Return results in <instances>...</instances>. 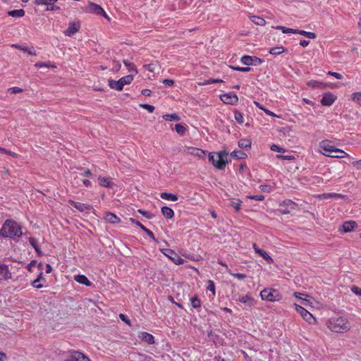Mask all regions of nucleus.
<instances>
[{
  "mask_svg": "<svg viewBox=\"0 0 361 361\" xmlns=\"http://www.w3.org/2000/svg\"><path fill=\"white\" fill-rule=\"evenodd\" d=\"M328 328L333 332L343 333L350 330V326L348 319L343 317H334L329 319Z\"/></svg>",
  "mask_w": 361,
  "mask_h": 361,
  "instance_id": "7ed1b4c3",
  "label": "nucleus"
},
{
  "mask_svg": "<svg viewBox=\"0 0 361 361\" xmlns=\"http://www.w3.org/2000/svg\"><path fill=\"white\" fill-rule=\"evenodd\" d=\"M343 197L344 196L343 195L336 192L323 193L319 195V198L322 200L329 198H343Z\"/></svg>",
  "mask_w": 361,
  "mask_h": 361,
  "instance_id": "b1692460",
  "label": "nucleus"
},
{
  "mask_svg": "<svg viewBox=\"0 0 361 361\" xmlns=\"http://www.w3.org/2000/svg\"><path fill=\"white\" fill-rule=\"evenodd\" d=\"M252 56L247 55L243 56L240 59L241 63L246 66H252Z\"/></svg>",
  "mask_w": 361,
  "mask_h": 361,
  "instance_id": "2f4dec72",
  "label": "nucleus"
},
{
  "mask_svg": "<svg viewBox=\"0 0 361 361\" xmlns=\"http://www.w3.org/2000/svg\"><path fill=\"white\" fill-rule=\"evenodd\" d=\"M285 49L283 47H276L271 48L269 51V54L276 56L279 55L283 52H284Z\"/></svg>",
  "mask_w": 361,
  "mask_h": 361,
  "instance_id": "7c9ffc66",
  "label": "nucleus"
},
{
  "mask_svg": "<svg viewBox=\"0 0 361 361\" xmlns=\"http://www.w3.org/2000/svg\"><path fill=\"white\" fill-rule=\"evenodd\" d=\"M163 83L166 86H171L173 85L174 82L170 79H165L163 80Z\"/></svg>",
  "mask_w": 361,
  "mask_h": 361,
  "instance_id": "338daca9",
  "label": "nucleus"
},
{
  "mask_svg": "<svg viewBox=\"0 0 361 361\" xmlns=\"http://www.w3.org/2000/svg\"><path fill=\"white\" fill-rule=\"evenodd\" d=\"M39 279H36L35 280H34L32 282V286L34 287V288H41L43 287V285L39 283Z\"/></svg>",
  "mask_w": 361,
  "mask_h": 361,
  "instance_id": "864d4df0",
  "label": "nucleus"
},
{
  "mask_svg": "<svg viewBox=\"0 0 361 361\" xmlns=\"http://www.w3.org/2000/svg\"><path fill=\"white\" fill-rule=\"evenodd\" d=\"M231 155L235 158L242 159L244 157L245 154L240 151H233V152H231Z\"/></svg>",
  "mask_w": 361,
  "mask_h": 361,
  "instance_id": "37998d69",
  "label": "nucleus"
},
{
  "mask_svg": "<svg viewBox=\"0 0 361 361\" xmlns=\"http://www.w3.org/2000/svg\"><path fill=\"white\" fill-rule=\"evenodd\" d=\"M160 197L166 200H170V201H177L178 200V196L176 195L169 193V192H162L160 195Z\"/></svg>",
  "mask_w": 361,
  "mask_h": 361,
  "instance_id": "cd10ccee",
  "label": "nucleus"
},
{
  "mask_svg": "<svg viewBox=\"0 0 361 361\" xmlns=\"http://www.w3.org/2000/svg\"><path fill=\"white\" fill-rule=\"evenodd\" d=\"M238 146L240 148H248L251 146V142L249 140L243 139L238 142Z\"/></svg>",
  "mask_w": 361,
  "mask_h": 361,
  "instance_id": "c9c22d12",
  "label": "nucleus"
},
{
  "mask_svg": "<svg viewBox=\"0 0 361 361\" xmlns=\"http://www.w3.org/2000/svg\"><path fill=\"white\" fill-rule=\"evenodd\" d=\"M10 94H17L23 92V90L18 87H11L8 90Z\"/></svg>",
  "mask_w": 361,
  "mask_h": 361,
  "instance_id": "603ef678",
  "label": "nucleus"
},
{
  "mask_svg": "<svg viewBox=\"0 0 361 361\" xmlns=\"http://www.w3.org/2000/svg\"><path fill=\"white\" fill-rule=\"evenodd\" d=\"M321 152L326 157L334 158H344L349 157V154L343 150L336 147L329 140H324L319 145Z\"/></svg>",
  "mask_w": 361,
  "mask_h": 361,
  "instance_id": "f03ea898",
  "label": "nucleus"
},
{
  "mask_svg": "<svg viewBox=\"0 0 361 361\" xmlns=\"http://www.w3.org/2000/svg\"><path fill=\"white\" fill-rule=\"evenodd\" d=\"M25 52H27L30 55H32V56L37 55L36 51L35 50L34 47H27V51H25Z\"/></svg>",
  "mask_w": 361,
  "mask_h": 361,
  "instance_id": "680f3d73",
  "label": "nucleus"
},
{
  "mask_svg": "<svg viewBox=\"0 0 361 361\" xmlns=\"http://www.w3.org/2000/svg\"><path fill=\"white\" fill-rule=\"evenodd\" d=\"M138 338L142 341H145L149 344H153L154 343V336L145 331L140 332L138 334Z\"/></svg>",
  "mask_w": 361,
  "mask_h": 361,
  "instance_id": "a211bd4d",
  "label": "nucleus"
},
{
  "mask_svg": "<svg viewBox=\"0 0 361 361\" xmlns=\"http://www.w3.org/2000/svg\"><path fill=\"white\" fill-rule=\"evenodd\" d=\"M352 164L356 169H361V159L353 161Z\"/></svg>",
  "mask_w": 361,
  "mask_h": 361,
  "instance_id": "0e129e2a",
  "label": "nucleus"
},
{
  "mask_svg": "<svg viewBox=\"0 0 361 361\" xmlns=\"http://www.w3.org/2000/svg\"><path fill=\"white\" fill-rule=\"evenodd\" d=\"M9 278H11V273L9 272L8 266L0 264V280H5Z\"/></svg>",
  "mask_w": 361,
  "mask_h": 361,
  "instance_id": "412c9836",
  "label": "nucleus"
},
{
  "mask_svg": "<svg viewBox=\"0 0 361 361\" xmlns=\"http://www.w3.org/2000/svg\"><path fill=\"white\" fill-rule=\"evenodd\" d=\"M0 235L11 239L20 238L23 235L22 228L16 221L7 219L2 226Z\"/></svg>",
  "mask_w": 361,
  "mask_h": 361,
  "instance_id": "f257e3e1",
  "label": "nucleus"
},
{
  "mask_svg": "<svg viewBox=\"0 0 361 361\" xmlns=\"http://www.w3.org/2000/svg\"><path fill=\"white\" fill-rule=\"evenodd\" d=\"M11 47H13V48L20 49V50H21L23 51H25H25H27V46L20 45V44H11Z\"/></svg>",
  "mask_w": 361,
  "mask_h": 361,
  "instance_id": "13d9d810",
  "label": "nucleus"
},
{
  "mask_svg": "<svg viewBox=\"0 0 361 361\" xmlns=\"http://www.w3.org/2000/svg\"><path fill=\"white\" fill-rule=\"evenodd\" d=\"M29 243L31 245V246L35 249V250H37V247L38 246L37 245V240L35 238H29Z\"/></svg>",
  "mask_w": 361,
  "mask_h": 361,
  "instance_id": "6e6d98bb",
  "label": "nucleus"
},
{
  "mask_svg": "<svg viewBox=\"0 0 361 361\" xmlns=\"http://www.w3.org/2000/svg\"><path fill=\"white\" fill-rule=\"evenodd\" d=\"M87 11L90 13H92L97 15L103 16L105 18H108L104 10L98 4H96L93 2H89Z\"/></svg>",
  "mask_w": 361,
  "mask_h": 361,
  "instance_id": "f8f14e48",
  "label": "nucleus"
},
{
  "mask_svg": "<svg viewBox=\"0 0 361 361\" xmlns=\"http://www.w3.org/2000/svg\"><path fill=\"white\" fill-rule=\"evenodd\" d=\"M294 307L295 311L309 324H313L315 322V319L312 314L304 307L297 304H295Z\"/></svg>",
  "mask_w": 361,
  "mask_h": 361,
  "instance_id": "6e6552de",
  "label": "nucleus"
},
{
  "mask_svg": "<svg viewBox=\"0 0 361 361\" xmlns=\"http://www.w3.org/2000/svg\"><path fill=\"white\" fill-rule=\"evenodd\" d=\"M98 182L101 186L104 187V188H112V186H113V184L111 182L110 178L99 176Z\"/></svg>",
  "mask_w": 361,
  "mask_h": 361,
  "instance_id": "5701e85b",
  "label": "nucleus"
},
{
  "mask_svg": "<svg viewBox=\"0 0 361 361\" xmlns=\"http://www.w3.org/2000/svg\"><path fill=\"white\" fill-rule=\"evenodd\" d=\"M352 99L357 104L361 105V92H357L352 94Z\"/></svg>",
  "mask_w": 361,
  "mask_h": 361,
  "instance_id": "58836bf2",
  "label": "nucleus"
},
{
  "mask_svg": "<svg viewBox=\"0 0 361 361\" xmlns=\"http://www.w3.org/2000/svg\"><path fill=\"white\" fill-rule=\"evenodd\" d=\"M247 198L256 201H262L265 197L264 195H247Z\"/></svg>",
  "mask_w": 361,
  "mask_h": 361,
  "instance_id": "8fccbe9b",
  "label": "nucleus"
},
{
  "mask_svg": "<svg viewBox=\"0 0 361 361\" xmlns=\"http://www.w3.org/2000/svg\"><path fill=\"white\" fill-rule=\"evenodd\" d=\"M260 297L262 300L267 302H278L282 299L281 293L277 290L271 288H264L260 292Z\"/></svg>",
  "mask_w": 361,
  "mask_h": 361,
  "instance_id": "39448f33",
  "label": "nucleus"
},
{
  "mask_svg": "<svg viewBox=\"0 0 361 361\" xmlns=\"http://www.w3.org/2000/svg\"><path fill=\"white\" fill-rule=\"evenodd\" d=\"M234 118H235V121L240 124L243 123L244 121L243 115L240 111H235Z\"/></svg>",
  "mask_w": 361,
  "mask_h": 361,
  "instance_id": "4c0bfd02",
  "label": "nucleus"
},
{
  "mask_svg": "<svg viewBox=\"0 0 361 361\" xmlns=\"http://www.w3.org/2000/svg\"><path fill=\"white\" fill-rule=\"evenodd\" d=\"M239 301L242 303L248 304L250 306H252L255 300L250 294H247L239 299Z\"/></svg>",
  "mask_w": 361,
  "mask_h": 361,
  "instance_id": "bb28decb",
  "label": "nucleus"
},
{
  "mask_svg": "<svg viewBox=\"0 0 361 361\" xmlns=\"http://www.w3.org/2000/svg\"><path fill=\"white\" fill-rule=\"evenodd\" d=\"M357 226V223L354 221H345L342 225V230L343 232L347 233L353 231Z\"/></svg>",
  "mask_w": 361,
  "mask_h": 361,
  "instance_id": "4be33fe9",
  "label": "nucleus"
},
{
  "mask_svg": "<svg viewBox=\"0 0 361 361\" xmlns=\"http://www.w3.org/2000/svg\"><path fill=\"white\" fill-rule=\"evenodd\" d=\"M133 80V75L122 77L118 80H109V86L117 91H121L126 85H129Z\"/></svg>",
  "mask_w": 361,
  "mask_h": 361,
  "instance_id": "423d86ee",
  "label": "nucleus"
},
{
  "mask_svg": "<svg viewBox=\"0 0 361 361\" xmlns=\"http://www.w3.org/2000/svg\"><path fill=\"white\" fill-rule=\"evenodd\" d=\"M183 152L187 154L198 157L200 159L204 158L206 154L205 151L193 147H185Z\"/></svg>",
  "mask_w": 361,
  "mask_h": 361,
  "instance_id": "9d476101",
  "label": "nucleus"
},
{
  "mask_svg": "<svg viewBox=\"0 0 361 361\" xmlns=\"http://www.w3.org/2000/svg\"><path fill=\"white\" fill-rule=\"evenodd\" d=\"M310 44L309 40L302 39L300 42V45H301L303 47H307Z\"/></svg>",
  "mask_w": 361,
  "mask_h": 361,
  "instance_id": "774afa93",
  "label": "nucleus"
},
{
  "mask_svg": "<svg viewBox=\"0 0 361 361\" xmlns=\"http://www.w3.org/2000/svg\"><path fill=\"white\" fill-rule=\"evenodd\" d=\"M160 251L177 265L183 264L185 260L171 249H160Z\"/></svg>",
  "mask_w": 361,
  "mask_h": 361,
  "instance_id": "0eeeda50",
  "label": "nucleus"
},
{
  "mask_svg": "<svg viewBox=\"0 0 361 361\" xmlns=\"http://www.w3.org/2000/svg\"><path fill=\"white\" fill-rule=\"evenodd\" d=\"M35 66L38 68H42V67H46V68H54L55 67V66H54V65H50L49 63H43V62H38L35 64Z\"/></svg>",
  "mask_w": 361,
  "mask_h": 361,
  "instance_id": "de8ad7c7",
  "label": "nucleus"
},
{
  "mask_svg": "<svg viewBox=\"0 0 361 361\" xmlns=\"http://www.w3.org/2000/svg\"><path fill=\"white\" fill-rule=\"evenodd\" d=\"M142 230L145 232L148 236L154 241H157V239L154 235V233L150 231L149 230L148 228H147L146 227H142Z\"/></svg>",
  "mask_w": 361,
  "mask_h": 361,
  "instance_id": "49530a36",
  "label": "nucleus"
},
{
  "mask_svg": "<svg viewBox=\"0 0 361 361\" xmlns=\"http://www.w3.org/2000/svg\"><path fill=\"white\" fill-rule=\"evenodd\" d=\"M68 203L73 205L77 210L81 212L89 211L92 209V206L89 204L75 202L72 200H69Z\"/></svg>",
  "mask_w": 361,
  "mask_h": 361,
  "instance_id": "dca6fc26",
  "label": "nucleus"
},
{
  "mask_svg": "<svg viewBox=\"0 0 361 361\" xmlns=\"http://www.w3.org/2000/svg\"><path fill=\"white\" fill-rule=\"evenodd\" d=\"M270 149H271V150H272L274 152H282V153L286 152V149L284 148H282L275 144H273L272 145H271Z\"/></svg>",
  "mask_w": 361,
  "mask_h": 361,
  "instance_id": "79ce46f5",
  "label": "nucleus"
},
{
  "mask_svg": "<svg viewBox=\"0 0 361 361\" xmlns=\"http://www.w3.org/2000/svg\"><path fill=\"white\" fill-rule=\"evenodd\" d=\"M129 221L133 224H135L136 226H137V227H140L141 229H142V227H145V226H143L140 221H137L136 219H133V218H130L129 219Z\"/></svg>",
  "mask_w": 361,
  "mask_h": 361,
  "instance_id": "4d7b16f0",
  "label": "nucleus"
},
{
  "mask_svg": "<svg viewBox=\"0 0 361 361\" xmlns=\"http://www.w3.org/2000/svg\"><path fill=\"white\" fill-rule=\"evenodd\" d=\"M227 153L221 151L218 153H209V160L212 162L214 167L218 169H224L226 164Z\"/></svg>",
  "mask_w": 361,
  "mask_h": 361,
  "instance_id": "20e7f679",
  "label": "nucleus"
},
{
  "mask_svg": "<svg viewBox=\"0 0 361 361\" xmlns=\"http://www.w3.org/2000/svg\"><path fill=\"white\" fill-rule=\"evenodd\" d=\"M242 204V201L240 200H237V201H232L231 204L235 208V212H238L240 209V205Z\"/></svg>",
  "mask_w": 361,
  "mask_h": 361,
  "instance_id": "a19ab883",
  "label": "nucleus"
},
{
  "mask_svg": "<svg viewBox=\"0 0 361 361\" xmlns=\"http://www.w3.org/2000/svg\"><path fill=\"white\" fill-rule=\"evenodd\" d=\"M300 35H302V36H305L309 39H314L316 38V35L315 33L314 32H307V31H305V30H300Z\"/></svg>",
  "mask_w": 361,
  "mask_h": 361,
  "instance_id": "ea45409f",
  "label": "nucleus"
},
{
  "mask_svg": "<svg viewBox=\"0 0 361 361\" xmlns=\"http://www.w3.org/2000/svg\"><path fill=\"white\" fill-rule=\"evenodd\" d=\"M190 301L192 308L197 309L201 307V301L197 296L190 298Z\"/></svg>",
  "mask_w": 361,
  "mask_h": 361,
  "instance_id": "c756f323",
  "label": "nucleus"
},
{
  "mask_svg": "<svg viewBox=\"0 0 361 361\" xmlns=\"http://www.w3.org/2000/svg\"><path fill=\"white\" fill-rule=\"evenodd\" d=\"M319 85V82L316 80H310L307 82V85L312 87H318Z\"/></svg>",
  "mask_w": 361,
  "mask_h": 361,
  "instance_id": "e2e57ef3",
  "label": "nucleus"
},
{
  "mask_svg": "<svg viewBox=\"0 0 361 361\" xmlns=\"http://www.w3.org/2000/svg\"><path fill=\"white\" fill-rule=\"evenodd\" d=\"M74 279L78 283L85 285L87 287H90L92 286V283L85 276L82 274H78L74 276Z\"/></svg>",
  "mask_w": 361,
  "mask_h": 361,
  "instance_id": "aec40b11",
  "label": "nucleus"
},
{
  "mask_svg": "<svg viewBox=\"0 0 361 361\" xmlns=\"http://www.w3.org/2000/svg\"><path fill=\"white\" fill-rule=\"evenodd\" d=\"M228 273L232 276H234L235 278L238 279V280H243L246 278L245 274L241 273H233L231 271V269H228Z\"/></svg>",
  "mask_w": 361,
  "mask_h": 361,
  "instance_id": "e433bc0d",
  "label": "nucleus"
},
{
  "mask_svg": "<svg viewBox=\"0 0 361 361\" xmlns=\"http://www.w3.org/2000/svg\"><path fill=\"white\" fill-rule=\"evenodd\" d=\"M121 64L118 62L114 61L113 70L114 71H118L121 68Z\"/></svg>",
  "mask_w": 361,
  "mask_h": 361,
  "instance_id": "69168bd1",
  "label": "nucleus"
},
{
  "mask_svg": "<svg viewBox=\"0 0 361 361\" xmlns=\"http://www.w3.org/2000/svg\"><path fill=\"white\" fill-rule=\"evenodd\" d=\"M336 99V96L333 93L328 92L324 94L322 99L321 104L323 106H331Z\"/></svg>",
  "mask_w": 361,
  "mask_h": 361,
  "instance_id": "2eb2a0df",
  "label": "nucleus"
},
{
  "mask_svg": "<svg viewBox=\"0 0 361 361\" xmlns=\"http://www.w3.org/2000/svg\"><path fill=\"white\" fill-rule=\"evenodd\" d=\"M220 99L224 103L231 105L237 104L238 101L237 95L233 92L224 94L220 96Z\"/></svg>",
  "mask_w": 361,
  "mask_h": 361,
  "instance_id": "9b49d317",
  "label": "nucleus"
},
{
  "mask_svg": "<svg viewBox=\"0 0 361 361\" xmlns=\"http://www.w3.org/2000/svg\"><path fill=\"white\" fill-rule=\"evenodd\" d=\"M259 189L264 192H270L272 191V187L269 185H261Z\"/></svg>",
  "mask_w": 361,
  "mask_h": 361,
  "instance_id": "09e8293b",
  "label": "nucleus"
},
{
  "mask_svg": "<svg viewBox=\"0 0 361 361\" xmlns=\"http://www.w3.org/2000/svg\"><path fill=\"white\" fill-rule=\"evenodd\" d=\"M123 63L127 67L129 72L134 73L135 74L137 73V69L133 63L128 61H123Z\"/></svg>",
  "mask_w": 361,
  "mask_h": 361,
  "instance_id": "473e14b6",
  "label": "nucleus"
},
{
  "mask_svg": "<svg viewBox=\"0 0 361 361\" xmlns=\"http://www.w3.org/2000/svg\"><path fill=\"white\" fill-rule=\"evenodd\" d=\"M250 19L253 23L257 25L263 26L266 23L265 20L259 16H250Z\"/></svg>",
  "mask_w": 361,
  "mask_h": 361,
  "instance_id": "c85d7f7f",
  "label": "nucleus"
},
{
  "mask_svg": "<svg viewBox=\"0 0 361 361\" xmlns=\"http://www.w3.org/2000/svg\"><path fill=\"white\" fill-rule=\"evenodd\" d=\"M252 247L255 252L258 254L259 256H261L263 259H264L266 261L270 263L273 262V259L267 252H265L262 249L259 248L255 243L252 245Z\"/></svg>",
  "mask_w": 361,
  "mask_h": 361,
  "instance_id": "f3484780",
  "label": "nucleus"
},
{
  "mask_svg": "<svg viewBox=\"0 0 361 361\" xmlns=\"http://www.w3.org/2000/svg\"><path fill=\"white\" fill-rule=\"evenodd\" d=\"M351 290L357 295L361 296V288L354 286L351 288Z\"/></svg>",
  "mask_w": 361,
  "mask_h": 361,
  "instance_id": "bf43d9fd",
  "label": "nucleus"
},
{
  "mask_svg": "<svg viewBox=\"0 0 361 361\" xmlns=\"http://www.w3.org/2000/svg\"><path fill=\"white\" fill-rule=\"evenodd\" d=\"M186 130V128L184 126H182L181 124L177 123L175 125L176 132L181 135L185 133Z\"/></svg>",
  "mask_w": 361,
  "mask_h": 361,
  "instance_id": "f704fd0d",
  "label": "nucleus"
},
{
  "mask_svg": "<svg viewBox=\"0 0 361 361\" xmlns=\"http://www.w3.org/2000/svg\"><path fill=\"white\" fill-rule=\"evenodd\" d=\"M7 13L9 16H11L13 18H21L25 16V12L23 9H17V10L9 11Z\"/></svg>",
  "mask_w": 361,
  "mask_h": 361,
  "instance_id": "a878e982",
  "label": "nucleus"
},
{
  "mask_svg": "<svg viewBox=\"0 0 361 361\" xmlns=\"http://www.w3.org/2000/svg\"><path fill=\"white\" fill-rule=\"evenodd\" d=\"M164 119L166 121H179L180 117L176 114H166L163 116Z\"/></svg>",
  "mask_w": 361,
  "mask_h": 361,
  "instance_id": "72a5a7b5",
  "label": "nucleus"
},
{
  "mask_svg": "<svg viewBox=\"0 0 361 361\" xmlns=\"http://www.w3.org/2000/svg\"><path fill=\"white\" fill-rule=\"evenodd\" d=\"M58 0H35V5H46V11H56L59 10V7L54 5Z\"/></svg>",
  "mask_w": 361,
  "mask_h": 361,
  "instance_id": "ddd939ff",
  "label": "nucleus"
},
{
  "mask_svg": "<svg viewBox=\"0 0 361 361\" xmlns=\"http://www.w3.org/2000/svg\"><path fill=\"white\" fill-rule=\"evenodd\" d=\"M104 219L111 224H116L121 221L120 218L111 212L105 213Z\"/></svg>",
  "mask_w": 361,
  "mask_h": 361,
  "instance_id": "6ab92c4d",
  "label": "nucleus"
},
{
  "mask_svg": "<svg viewBox=\"0 0 361 361\" xmlns=\"http://www.w3.org/2000/svg\"><path fill=\"white\" fill-rule=\"evenodd\" d=\"M207 290L211 291L213 294V295H215V285L213 281L209 280L208 281V286H207Z\"/></svg>",
  "mask_w": 361,
  "mask_h": 361,
  "instance_id": "a18cd8bd",
  "label": "nucleus"
},
{
  "mask_svg": "<svg viewBox=\"0 0 361 361\" xmlns=\"http://www.w3.org/2000/svg\"><path fill=\"white\" fill-rule=\"evenodd\" d=\"M63 361H90V360L82 353L73 350L70 353L69 357Z\"/></svg>",
  "mask_w": 361,
  "mask_h": 361,
  "instance_id": "1a4fd4ad",
  "label": "nucleus"
},
{
  "mask_svg": "<svg viewBox=\"0 0 361 361\" xmlns=\"http://www.w3.org/2000/svg\"><path fill=\"white\" fill-rule=\"evenodd\" d=\"M80 28V23L79 22H71L68 23V28L63 31L66 36H73L77 33Z\"/></svg>",
  "mask_w": 361,
  "mask_h": 361,
  "instance_id": "4468645a",
  "label": "nucleus"
},
{
  "mask_svg": "<svg viewBox=\"0 0 361 361\" xmlns=\"http://www.w3.org/2000/svg\"><path fill=\"white\" fill-rule=\"evenodd\" d=\"M252 66H259L262 63V60L257 56H252Z\"/></svg>",
  "mask_w": 361,
  "mask_h": 361,
  "instance_id": "5fc2aeb1",
  "label": "nucleus"
},
{
  "mask_svg": "<svg viewBox=\"0 0 361 361\" xmlns=\"http://www.w3.org/2000/svg\"><path fill=\"white\" fill-rule=\"evenodd\" d=\"M328 75L335 77L336 79H342L343 75L338 73L329 71Z\"/></svg>",
  "mask_w": 361,
  "mask_h": 361,
  "instance_id": "052dcab7",
  "label": "nucleus"
},
{
  "mask_svg": "<svg viewBox=\"0 0 361 361\" xmlns=\"http://www.w3.org/2000/svg\"><path fill=\"white\" fill-rule=\"evenodd\" d=\"M223 82L222 80H220V79H209V80H205L204 82H202V85H211V84H214V83H216V82Z\"/></svg>",
  "mask_w": 361,
  "mask_h": 361,
  "instance_id": "3c124183",
  "label": "nucleus"
},
{
  "mask_svg": "<svg viewBox=\"0 0 361 361\" xmlns=\"http://www.w3.org/2000/svg\"><path fill=\"white\" fill-rule=\"evenodd\" d=\"M161 213L166 218V219H171L173 217V215H174V212L173 211L172 209H171L170 207H161Z\"/></svg>",
  "mask_w": 361,
  "mask_h": 361,
  "instance_id": "393cba45",
  "label": "nucleus"
},
{
  "mask_svg": "<svg viewBox=\"0 0 361 361\" xmlns=\"http://www.w3.org/2000/svg\"><path fill=\"white\" fill-rule=\"evenodd\" d=\"M140 106L142 109L147 110L149 113H153L154 111V106L147 104H141Z\"/></svg>",
  "mask_w": 361,
  "mask_h": 361,
  "instance_id": "c03bdc74",
  "label": "nucleus"
}]
</instances>
